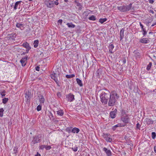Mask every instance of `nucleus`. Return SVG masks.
I'll return each instance as SVG.
<instances>
[{"label": "nucleus", "mask_w": 156, "mask_h": 156, "mask_svg": "<svg viewBox=\"0 0 156 156\" xmlns=\"http://www.w3.org/2000/svg\"><path fill=\"white\" fill-rule=\"evenodd\" d=\"M101 101L104 105H106L108 102L109 106L112 107L116 105L119 96L117 91L113 90L111 92L108 90L102 91L100 94Z\"/></svg>", "instance_id": "nucleus-1"}, {"label": "nucleus", "mask_w": 156, "mask_h": 156, "mask_svg": "<svg viewBox=\"0 0 156 156\" xmlns=\"http://www.w3.org/2000/svg\"><path fill=\"white\" fill-rule=\"evenodd\" d=\"M132 4L130 3L128 5H123L117 7V9L121 12H126L129 11L132 8Z\"/></svg>", "instance_id": "nucleus-2"}, {"label": "nucleus", "mask_w": 156, "mask_h": 156, "mask_svg": "<svg viewBox=\"0 0 156 156\" xmlns=\"http://www.w3.org/2000/svg\"><path fill=\"white\" fill-rule=\"evenodd\" d=\"M42 136L41 134H38L34 137L33 140L31 142V144L34 146V144L41 141Z\"/></svg>", "instance_id": "nucleus-3"}, {"label": "nucleus", "mask_w": 156, "mask_h": 156, "mask_svg": "<svg viewBox=\"0 0 156 156\" xmlns=\"http://www.w3.org/2000/svg\"><path fill=\"white\" fill-rule=\"evenodd\" d=\"M58 75L56 73H53L52 74H51V77L52 79H53L56 82L58 86L60 87V84L59 83V81L57 79V76Z\"/></svg>", "instance_id": "nucleus-4"}, {"label": "nucleus", "mask_w": 156, "mask_h": 156, "mask_svg": "<svg viewBox=\"0 0 156 156\" xmlns=\"http://www.w3.org/2000/svg\"><path fill=\"white\" fill-rule=\"evenodd\" d=\"M31 92L29 90H27L25 94V101L27 103H29L30 102L31 98Z\"/></svg>", "instance_id": "nucleus-5"}, {"label": "nucleus", "mask_w": 156, "mask_h": 156, "mask_svg": "<svg viewBox=\"0 0 156 156\" xmlns=\"http://www.w3.org/2000/svg\"><path fill=\"white\" fill-rule=\"evenodd\" d=\"M44 4L49 8H51L53 7L54 4L52 1L50 0H43Z\"/></svg>", "instance_id": "nucleus-6"}, {"label": "nucleus", "mask_w": 156, "mask_h": 156, "mask_svg": "<svg viewBox=\"0 0 156 156\" xmlns=\"http://www.w3.org/2000/svg\"><path fill=\"white\" fill-rule=\"evenodd\" d=\"M103 137L107 142H111L112 140V138L110 137V135L109 133H103L102 135Z\"/></svg>", "instance_id": "nucleus-7"}, {"label": "nucleus", "mask_w": 156, "mask_h": 156, "mask_svg": "<svg viewBox=\"0 0 156 156\" xmlns=\"http://www.w3.org/2000/svg\"><path fill=\"white\" fill-rule=\"evenodd\" d=\"M66 98L68 101L72 102L74 100V96L71 93L67 95Z\"/></svg>", "instance_id": "nucleus-8"}, {"label": "nucleus", "mask_w": 156, "mask_h": 156, "mask_svg": "<svg viewBox=\"0 0 156 156\" xmlns=\"http://www.w3.org/2000/svg\"><path fill=\"white\" fill-rule=\"evenodd\" d=\"M121 119L125 123H128L129 121V118L126 115H122L121 117Z\"/></svg>", "instance_id": "nucleus-9"}, {"label": "nucleus", "mask_w": 156, "mask_h": 156, "mask_svg": "<svg viewBox=\"0 0 156 156\" xmlns=\"http://www.w3.org/2000/svg\"><path fill=\"white\" fill-rule=\"evenodd\" d=\"M22 46L26 49V53H28L29 51L31 49V47L29 44L27 42L23 43L22 45Z\"/></svg>", "instance_id": "nucleus-10"}, {"label": "nucleus", "mask_w": 156, "mask_h": 156, "mask_svg": "<svg viewBox=\"0 0 156 156\" xmlns=\"http://www.w3.org/2000/svg\"><path fill=\"white\" fill-rule=\"evenodd\" d=\"M117 112V109L115 108L113 111H111L110 113V117L112 119L115 118L116 116Z\"/></svg>", "instance_id": "nucleus-11"}, {"label": "nucleus", "mask_w": 156, "mask_h": 156, "mask_svg": "<svg viewBox=\"0 0 156 156\" xmlns=\"http://www.w3.org/2000/svg\"><path fill=\"white\" fill-rule=\"evenodd\" d=\"M27 57H25L23 58L20 60V62L22 66H24L26 65L27 62Z\"/></svg>", "instance_id": "nucleus-12"}, {"label": "nucleus", "mask_w": 156, "mask_h": 156, "mask_svg": "<svg viewBox=\"0 0 156 156\" xmlns=\"http://www.w3.org/2000/svg\"><path fill=\"white\" fill-rule=\"evenodd\" d=\"M103 150L106 154L107 156H111L112 152L110 150H108L106 147H104L103 149Z\"/></svg>", "instance_id": "nucleus-13"}, {"label": "nucleus", "mask_w": 156, "mask_h": 156, "mask_svg": "<svg viewBox=\"0 0 156 156\" xmlns=\"http://www.w3.org/2000/svg\"><path fill=\"white\" fill-rule=\"evenodd\" d=\"M144 122L148 125H150L153 123V121L151 119L146 118L145 119Z\"/></svg>", "instance_id": "nucleus-14"}, {"label": "nucleus", "mask_w": 156, "mask_h": 156, "mask_svg": "<svg viewBox=\"0 0 156 156\" xmlns=\"http://www.w3.org/2000/svg\"><path fill=\"white\" fill-rule=\"evenodd\" d=\"M133 53L134 54V56L137 60L141 57V54L137 51H135Z\"/></svg>", "instance_id": "nucleus-15"}, {"label": "nucleus", "mask_w": 156, "mask_h": 156, "mask_svg": "<svg viewBox=\"0 0 156 156\" xmlns=\"http://www.w3.org/2000/svg\"><path fill=\"white\" fill-rule=\"evenodd\" d=\"M140 42L143 44H147L149 43V40L147 38H144L140 39Z\"/></svg>", "instance_id": "nucleus-16"}, {"label": "nucleus", "mask_w": 156, "mask_h": 156, "mask_svg": "<svg viewBox=\"0 0 156 156\" xmlns=\"http://www.w3.org/2000/svg\"><path fill=\"white\" fill-rule=\"evenodd\" d=\"M22 2L21 1L16 2L15 4L13 6L14 10H16L19 6H20L21 3Z\"/></svg>", "instance_id": "nucleus-17"}, {"label": "nucleus", "mask_w": 156, "mask_h": 156, "mask_svg": "<svg viewBox=\"0 0 156 156\" xmlns=\"http://www.w3.org/2000/svg\"><path fill=\"white\" fill-rule=\"evenodd\" d=\"M38 97L41 104H44L45 101V99L43 96L41 94H40Z\"/></svg>", "instance_id": "nucleus-18"}, {"label": "nucleus", "mask_w": 156, "mask_h": 156, "mask_svg": "<svg viewBox=\"0 0 156 156\" xmlns=\"http://www.w3.org/2000/svg\"><path fill=\"white\" fill-rule=\"evenodd\" d=\"M114 48V46L113 44L112 43H110L108 46L109 52L111 53H113V52L112 50Z\"/></svg>", "instance_id": "nucleus-19"}, {"label": "nucleus", "mask_w": 156, "mask_h": 156, "mask_svg": "<svg viewBox=\"0 0 156 156\" xmlns=\"http://www.w3.org/2000/svg\"><path fill=\"white\" fill-rule=\"evenodd\" d=\"M80 131V130L79 128L74 127L72 129L71 132L74 133H78Z\"/></svg>", "instance_id": "nucleus-20"}, {"label": "nucleus", "mask_w": 156, "mask_h": 156, "mask_svg": "<svg viewBox=\"0 0 156 156\" xmlns=\"http://www.w3.org/2000/svg\"><path fill=\"white\" fill-rule=\"evenodd\" d=\"M124 30L123 28L122 29L120 32V41H121L124 37Z\"/></svg>", "instance_id": "nucleus-21"}, {"label": "nucleus", "mask_w": 156, "mask_h": 156, "mask_svg": "<svg viewBox=\"0 0 156 156\" xmlns=\"http://www.w3.org/2000/svg\"><path fill=\"white\" fill-rule=\"evenodd\" d=\"M76 81L77 84L80 87H82L83 86V84L81 80L78 78H77L76 79Z\"/></svg>", "instance_id": "nucleus-22"}, {"label": "nucleus", "mask_w": 156, "mask_h": 156, "mask_svg": "<svg viewBox=\"0 0 156 156\" xmlns=\"http://www.w3.org/2000/svg\"><path fill=\"white\" fill-rule=\"evenodd\" d=\"M16 27L21 29V28L24 29V25L23 24H21L19 23H17L16 25Z\"/></svg>", "instance_id": "nucleus-23"}, {"label": "nucleus", "mask_w": 156, "mask_h": 156, "mask_svg": "<svg viewBox=\"0 0 156 156\" xmlns=\"http://www.w3.org/2000/svg\"><path fill=\"white\" fill-rule=\"evenodd\" d=\"M57 114L60 116H62L64 114V112L62 110H59L57 111Z\"/></svg>", "instance_id": "nucleus-24"}, {"label": "nucleus", "mask_w": 156, "mask_h": 156, "mask_svg": "<svg viewBox=\"0 0 156 156\" xmlns=\"http://www.w3.org/2000/svg\"><path fill=\"white\" fill-rule=\"evenodd\" d=\"M39 41L38 40H35L34 43V46L35 48H37L38 45Z\"/></svg>", "instance_id": "nucleus-25"}, {"label": "nucleus", "mask_w": 156, "mask_h": 156, "mask_svg": "<svg viewBox=\"0 0 156 156\" xmlns=\"http://www.w3.org/2000/svg\"><path fill=\"white\" fill-rule=\"evenodd\" d=\"M66 25L69 28H74L75 27V25L73 24L72 23H67Z\"/></svg>", "instance_id": "nucleus-26"}, {"label": "nucleus", "mask_w": 156, "mask_h": 156, "mask_svg": "<svg viewBox=\"0 0 156 156\" xmlns=\"http://www.w3.org/2000/svg\"><path fill=\"white\" fill-rule=\"evenodd\" d=\"M153 21V19H149L148 20H145V23L147 26H149V24L151 23Z\"/></svg>", "instance_id": "nucleus-27"}, {"label": "nucleus", "mask_w": 156, "mask_h": 156, "mask_svg": "<svg viewBox=\"0 0 156 156\" xmlns=\"http://www.w3.org/2000/svg\"><path fill=\"white\" fill-rule=\"evenodd\" d=\"M122 126H121V125L119 124H117L116 125H115L113 126H112V129L113 131H115V130L116 128L117 127H121Z\"/></svg>", "instance_id": "nucleus-28"}, {"label": "nucleus", "mask_w": 156, "mask_h": 156, "mask_svg": "<svg viewBox=\"0 0 156 156\" xmlns=\"http://www.w3.org/2000/svg\"><path fill=\"white\" fill-rule=\"evenodd\" d=\"M107 20V19L106 18H101L99 20V22H100L101 23H103L104 22L106 21Z\"/></svg>", "instance_id": "nucleus-29"}, {"label": "nucleus", "mask_w": 156, "mask_h": 156, "mask_svg": "<svg viewBox=\"0 0 156 156\" xmlns=\"http://www.w3.org/2000/svg\"><path fill=\"white\" fill-rule=\"evenodd\" d=\"M75 76V75L74 74H72L71 75H66V78L68 79L74 77Z\"/></svg>", "instance_id": "nucleus-30"}, {"label": "nucleus", "mask_w": 156, "mask_h": 156, "mask_svg": "<svg viewBox=\"0 0 156 156\" xmlns=\"http://www.w3.org/2000/svg\"><path fill=\"white\" fill-rule=\"evenodd\" d=\"M152 65V63L151 62H149V64L147 65L146 69L147 70H149L151 68V67Z\"/></svg>", "instance_id": "nucleus-31"}, {"label": "nucleus", "mask_w": 156, "mask_h": 156, "mask_svg": "<svg viewBox=\"0 0 156 156\" xmlns=\"http://www.w3.org/2000/svg\"><path fill=\"white\" fill-rule=\"evenodd\" d=\"M48 115H49V117L50 119L51 120H54V116H53V114L52 113L50 112H49V113Z\"/></svg>", "instance_id": "nucleus-32"}, {"label": "nucleus", "mask_w": 156, "mask_h": 156, "mask_svg": "<svg viewBox=\"0 0 156 156\" xmlns=\"http://www.w3.org/2000/svg\"><path fill=\"white\" fill-rule=\"evenodd\" d=\"M88 19L90 20H92L93 21H95L96 20L95 17L94 15H92L90 17L88 18Z\"/></svg>", "instance_id": "nucleus-33"}, {"label": "nucleus", "mask_w": 156, "mask_h": 156, "mask_svg": "<svg viewBox=\"0 0 156 156\" xmlns=\"http://www.w3.org/2000/svg\"><path fill=\"white\" fill-rule=\"evenodd\" d=\"M9 99L8 98H4L3 99H2V103L4 104H6L7 102L8 101Z\"/></svg>", "instance_id": "nucleus-34"}, {"label": "nucleus", "mask_w": 156, "mask_h": 156, "mask_svg": "<svg viewBox=\"0 0 156 156\" xmlns=\"http://www.w3.org/2000/svg\"><path fill=\"white\" fill-rule=\"evenodd\" d=\"M4 110L3 108L0 109V117H2L3 116Z\"/></svg>", "instance_id": "nucleus-35"}, {"label": "nucleus", "mask_w": 156, "mask_h": 156, "mask_svg": "<svg viewBox=\"0 0 156 156\" xmlns=\"http://www.w3.org/2000/svg\"><path fill=\"white\" fill-rule=\"evenodd\" d=\"M5 90H3L1 92H0V94L2 95V98L5 95Z\"/></svg>", "instance_id": "nucleus-36"}, {"label": "nucleus", "mask_w": 156, "mask_h": 156, "mask_svg": "<svg viewBox=\"0 0 156 156\" xmlns=\"http://www.w3.org/2000/svg\"><path fill=\"white\" fill-rule=\"evenodd\" d=\"M18 147H15L13 148V153L16 154L18 153Z\"/></svg>", "instance_id": "nucleus-37"}, {"label": "nucleus", "mask_w": 156, "mask_h": 156, "mask_svg": "<svg viewBox=\"0 0 156 156\" xmlns=\"http://www.w3.org/2000/svg\"><path fill=\"white\" fill-rule=\"evenodd\" d=\"M72 150L73 151L75 152H76L78 150V147L76 146L74 147H72L71 148Z\"/></svg>", "instance_id": "nucleus-38"}, {"label": "nucleus", "mask_w": 156, "mask_h": 156, "mask_svg": "<svg viewBox=\"0 0 156 156\" xmlns=\"http://www.w3.org/2000/svg\"><path fill=\"white\" fill-rule=\"evenodd\" d=\"M72 127H67L66 129V131L68 132V133H70L72 131Z\"/></svg>", "instance_id": "nucleus-39"}, {"label": "nucleus", "mask_w": 156, "mask_h": 156, "mask_svg": "<svg viewBox=\"0 0 156 156\" xmlns=\"http://www.w3.org/2000/svg\"><path fill=\"white\" fill-rule=\"evenodd\" d=\"M152 137L153 139H154L156 137V133L154 132H152L151 133Z\"/></svg>", "instance_id": "nucleus-40"}, {"label": "nucleus", "mask_w": 156, "mask_h": 156, "mask_svg": "<svg viewBox=\"0 0 156 156\" xmlns=\"http://www.w3.org/2000/svg\"><path fill=\"white\" fill-rule=\"evenodd\" d=\"M41 109V105H38L37 108V110L38 111H40Z\"/></svg>", "instance_id": "nucleus-41"}, {"label": "nucleus", "mask_w": 156, "mask_h": 156, "mask_svg": "<svg viewBox=\"0 0 156 156\" xmlns=\"http://www.w3.org/2000/svg\"><path fill=\"white\" fill-rule=\"evenodd\" d=\"M75 3L76 4V5L77 6H81V4L80 3H79L78 2L77 0H75Z\"/></svg>", "instance_id": "nucleus-42"}, {"label": "nucleus", "mask_w": 156, "mask_h": 156, "mask_svg": "<svg viewBox=\"0 0 156 156\" xmlns=\"http://www.w3.org/2000/svg\"><path fill=\"white\" fill-rule=\"evenodd\" d=\"M51 148V147L50 146H46L45 148L47 150H49Z\"/></svg>", "instance_id": "nucleus-43"}, {"label": "nucleus", "mask_w": 156, "mask_h": 156, "mask_svg": "<svg viewBox=\"0 0 156 156\" xmlns=\"http://www.w3.org/2000/svg\"><path fill=\"white\" fill-rule=\"evenodd\" d=\"M141 125L139 123H137L136 125V128L137 129H140Z\"/></svg>", "instance_id": "nucleus-44"}, {"label": "nucleus", "mask_w": 156, "mask_h": 156, "mask_svg": "<svg viewBox=\"0 0 156 156\" xmlns=\"http://www.w3.org/2000/svg\"><path fill=\"white\" fill-rule=\"evenodd\" d=\"M45 147V145H42L40 146V149L41 150H43L44 148Z\"/></svg>", "instance_id": "nucleus-45"}, {"label": "nucleus", "mask_w": 156, "mask_h": 156, "mask_svg": "<svg viewBox=\"0 0 156 156\" xmlns=\"http://www.w3.org/2000/svg\"><path fill=\"white\" fill-rule=\"evenodd\" d=\"M40 68L39 66H37L35 67L36 70L37 71H39L40 70Z\"/></svg>", "instance_id": "nucleus-46"}, {"label": "nucleus", "mask_w": 156, "mask_h": 156, "mask_svg": "<svg viewBox=\"0 0 156 156\" xmlns=\"http://www.w3.org/2000/svg\"><path fill=\"white\" fill-rule=\"evenodd\" d=\"M147 34V32L146 31V30H145V31H143V34L144 36H145Z\"/></svg>", "instance_id": "nucleus-47"}, {"label": "nucleus", "mask_w": 156, "mask_h": 156, "mask_svg": "<svg viewBox=\"0 0 156 156\" xmlns=\"http://www.w3.org/2000/svg\"><path fill=\"white\" fill-rule=\"evenodd\" d=\"M57 96L58 97H60L61 96V94L60 92H58L57 93Z\"/></svg>", "instance_id": "nucleus-48"}, {"label": "nucleus", "mask_w": 156, "mask_h": 156, "mask_svg": "<svg viewBox=\"0 0 156 156\" xmlns=\"http://www.w3.org/2000/svg\"><path fill=\"white\" fill-rule=\"evenodd\" d=\"M149 12L150 13H151L152 14H154V11L152 10H150L149 11Z\"/></svg>", "instance_id": "nucleus-49"}, {"label": "nucleus", "mask_w": 156, "mask_h": 156, "mask_svg": "<svg viewBox=\"0 0 156 156\" xmlns=\"http://www.w3.org/2000/svg\"><path fill=\"white\" fill-rule=\"evenodd\" d=\"M62 20H58V23H59L60 24H61L62 23Z\"/></svg>", "instance_id": "nucleus-50"}, {"label": "nucleus", "mask_w": 156, "mask_h": 156, "mask_svg": "<svg viewBox=\"0 0 156 156\" xmlns=\"http://www.w3.org/2000/svg\"><path fill=\"white\" fill-rule=\"evenodd\" d=\"M148 1H149V2L151 4H152L154 2V0H148Z\"/></svg>", "instance_id": "nucleus-51"}, {"label": "nucleus", "mask_w": 156, "mask_h": 156, "mask_svg": "<svg viewBox=\"0 0 156 156\" xmlns=\"http://www.w3.org/2000/svg\"><path fill=\"white\" fill-rule=\"evenodd\" d=\"M156 25V21L154 22L153 24L151 25V27H153Z\"/></svg>", "instance_id": "nucleus-52"}, {"label": "nucleus", "mask_w": 156, "mask_h": 156, "mask_svg": "<svg viewBox=\"0 0 156 156\" xmlns=\"http://www.w3.org/2000/svg\"><path fill=\"white\" fill-rule=\"evenodd\" d=\"M121 113L122 115H123L125 114V111L124 110H122V111Z\"/></svg>", "instance_id": "nucleus-53"}, {"label": "nucleus", "mask_w": 156, "mask_h": 156, "mask_svg": "<svg viewBox=\"0 0 156 156\" xmlns=\"http://www.w3.org/2000/svg\"><path fill=\"white\" fill-rule=\"evenodd\" d=\"M126 59H124L122 61V62H123V64H125V63H126Z\"/></svg>", "instance_id": "nucleus-54"}, {"label": "nucleus", "mask_w": 156, "mask_h": 156, "mask_svg": "<svg viewBox=\"0 0 156 156\" xmlns=\"http://www.w3.org/2000/svg\"><path fill=\"white\" fill-rule=\"evenodd\" d=\"M140 26L141 27V28H143V27H144L143 25L141 24V22H140Z\"/></svg>", "instance_id": "nucleus-55"}, {"label": "nucleus", "mask_w": 156, "mask_h": 156, "mask_svg": "<svg viewBox=\"0 0 156 156\" xmlns=\"http://www.w3.org/2000/svg\"><path fill=\"white\" fill-rule=\"evenodd\" d=\"M35 156H41V155L38 152H37V154L35 155Z\"/></svg>", "instance_id": "nucleus-56"}, {"label": "nucleus", "mask_w": 156, "mask_h": 156, "mask_svg": "<svg viewBox=\"0 0 156 156\" xmlns=\"http://www.w3.org/2000/svg\"><path fill=\"white\" fill-rule=\"evenodd\" d=\"M55 4L56 5H58V1H55Z\"/></svg>", "instance_id": "nucleus-57"}, {"label": "nucleus", "mask_w": 156, "mask_h": 156, "mask_svg": "<svg viewBox=\"0 0 156 156\" xmlns=\"http://www.w3.org/2000/svg\"><path fill=\"white\" fill-rule=\"evenodd\" d=\"M154 151L155 152V153H156V146H155L154 147Z\"/></svg>", "instance_id": "nucleus-58"}, {"label": "nucleus", "mask_w": 156, "mask_h": 156, "mask_svg": "<svg viewBox=\"0 0 156 156\" xmlns=\"http://www.w3.org/2000/svg\"><path fill=\"white\" fill-rule=\"evenodd\" d=\"M141 30H142V31H143L146 30L144 28V27H143V28H141Z\"/></svg>", "instance_id": "nucleus-59"}, {"label": "nucleus", "mask_w": 156, "mask_h": 156, "mask_svg": "<svg viewBox=\"0 0 156 156\" xmlns=\"http://www.w3.org/2000/svg\"><path fill=\"white\" fill-rule=\"evenodd\" d=\"M100 72V70H98L97 71V72L98 73V74H99Z\"/></svg>", "instance_id": "nucleus-60"}, {"label": "nucleus", "mask_w": 156, "mask_h": 156, "mask_svg": "<svg viewBox=\"0 0 156 156\" xmlns=\"http://www.w3.org/2000/svg\"><path fill=\"white\" fill-rule=\"evenodd\" d=\"M26 53V52H23L22 54V55H24L26 53Z\"/></svg>", "instance_id": "nucleus-61"}, {"label": "nucleus", "mask_w": 156, "mask_h": 156, "mask_svg": "<svg viewBox=\"0 0 156 156\" xmlns=\"http://www.w3.org/2000/svg\"><path fill=\"white\" fill-rule=\"evenodd\" d=\"M68 0H64L65 2H68Z\"/></svg>", "instance_id": "nucleus-62"}, {"label": "nucleus", "mask_w": 156, "mask_h": 156, "mask_svg": "<svg viewBox=\"0 0 156 156\" xmlns=\"http://www.w3.org/2000/svg\"><path fill=\"white\" fill-rule=\"evenodd\" d=\"M13 3H12V4L11 5V7H12V6H14L13 5Z\"/></svg>", "instance_id": "nucleus-63"}, {"label": "nucleus", "mask_w": 156, "mask_h": 156, "mask_svg": "<svg viewBox=\"0 0 156 156\" xmlns=\"http://www.w3.org/2000/svg\"><path fill=\"white\" fill-rule=\"evenodd\" d=\"M154 65H156V61L154 62Z\"/></svg>", "instance_id": "nucleus-64"}]
</instances>
